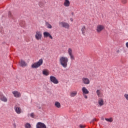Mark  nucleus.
Masks as SVG:
<instances>
[{"label":"nucleus","instance_id":"6","mask_svg":"<svg viewBox=\"0 0 128 128\" xmlns=\"http://www.w3.org/2000/svg\"><path fill=\"white\" fill-rule=\"evenodd\" d=\"M36 128H46V126L44 124L38 122L36 125Z\"/></svg>","mask_w":128,"mask_h":128},{"label":"nucleus","instance_id":"7","mask_svg":"<svg viewBox=\"0 0 128 128\" xmlns=\"http://www.w3.org/2000/svg\"><path fill=\"white\" fill-rule=\"evenodd\" d=\"M12 94H14V98H20L22 96L20 92L16 90L12 92Z\"/></svg>","mask_w":128,"mask_h":128},{"label":"nucleus","instance_id":"1","mask_svg":"<svg viewBox=\"0 0 128 128\" xmlns=\"http://www.w3.org/2000/svg\"><path fill=\"white\" fill-rule=\"evenodd\" d=\"M59 62L64 68H68V58L66 56H61L59 59Z\"/></svg>","mask_w":128,"mask_h":128},{"label":"nucleus","instance_id":"33","mask_svg":"<svg viewBox=\"0 0 128 128\" xmlns=\"http://www.w3.org/2000/svg\"><path fill=\"white\" fill-rule=\"evenodd\" d=\"M116 52L117 54H120V50H117Z\"/></svg>","mask_w":128,"mask_h":128},{"label":"nucleus","instance_id":"32","mask_svg":"<svg viewBox=\"0 0 128 128\" xmlns=\"http://www.w3.org/2000/svg\"><path fill=\"white\" fill-rule=\"evenodd\" d=\"M39 6H40V8H42V2H40L39 4Z\"/></svg>","mask_w":128,"mask_h":128},{"label":"nucleus","instance_id":"15","mask_svg":"<svg viewBox=\"0 0 128 128\" xmlns=\"http://www.w3.org/2000/svg\"><path fill=\"white\" fill-rule=\"evenodd\" d=\"M20 66H28V64L22 60H20Z\"/></svg>","mask_w":128,"mask_h":128},{"label":"nucleus","instance_id":"4","mask_svg":"<svg viewBox=\"0 0 128 128\" xmlns=\"http://www.w3.org/2000/svg\"><path fill=\"white\" fill-rule=\"evenodd\" d=\"M50 80L54 84H58V80L56 78L54 77V76H50Z\"/></svg>","mask_w":128,"mask_h":128},{"label":"nucleus","instance_id":"14","mask_svg":"<svg viewBox=\"0 0 128 128\" xmlns=\"http://www.w3.org/2000/svg\"><path fill=\"white\" fill-rule=\"evenodd\" d=\"M78 94V91H72L70 92V98H74Z\"/></svg>","mask_w":128,"mask_h":128},{"label":"nucleus","instance_id":"11","mask_svg":"<svg viewBox=\"0 0 128 128\" xmlns=\"http://www.w3.org/2000/svg\"><path fill=\"white\" fill-rule=\"evenodd\" d=\"M42 35L40 32H37L35 35V38L37 40H42Z\"/></svg>","mask_w":128,"mask_h":128},{"label":"nucleus","instance_id":"27","mask_svg":"<svg viewBox=\"0 0 128 128\" xmlns=\"http://www.w3.org/2000/svg\"><path fill=\"white\" fill-rule=\"evenodd\" d=\"M81 30L82 32H84L86 31V26H83L82 28L81 29Z\"/></svg>","mask_w":128,"mask_h":128},{"label":"nucleus","instance_id":"28","mask_svg":"<svg viewBox=\"0 0 128 128\" xmlns=\"http://www.w3.org/2000/svg\"><path fill=\"white\" fill-rule=\"evenodd\" d=\"M122 4H126L127 2V0H122Z\"/></svg>","mask_w":128,"mask_h":128},{"label":"nucleus","instance_id":"19","mask_svg":"<svg viewBox=\"0 0 128 128\" xmlns=\"http://www.w3.org/2000/svg\"><path fill=\"white\" fill-rule=\"evenodd\" d=\"M96 92L98 98H102V92L100 91V90H97Z\"/></svg>","mask_w":128,"mask_h":128},{"label":"nucleus","instance_id":"26","mask_svg":"<svg viewBox=\"0 0 128 128\" xmlns=\"http://www.w3.org/2000/svg\"><path fill=\"white\" fill-rule=\"evenodd\" d=\"M24 126L26 128H32V126H30V123H26L24 125Z\"/></svg>","mask_w":128,"mask_h":128},{"label":"nucleus","instance_id":"9","mask_svg":"<svg viewBox=\"0 0 128 128\" xmlns=\"http://www.w3.org/2000/svg\"><path fill=\"white\" fill-rule=\"evenodd\" d=\"M14 110L18 114H22V108H20V107H18V106H15L14 108Z\"/></svg>","mask_w":128,"mask_h":128},{"label":"nucleus","instance_id":"3","mask_svg":"<svg viewBox=\"0 0 128 128\" xmlns=\"http://www.w3.org/2000/svg\"><path fill=\"white\" fill-rule=\"evenodd\" d=\"M59 24L60 26L62 28H70V24L67 22H59Z\"/></svg>","mask_w":128,"mask_h":128},{"label":"nucleus","instance_id":"8","mask_svg":"<svg viewBox=\"0 0 128 128\" xmlns=\"http://www.w3.org/2000/svg\"><path fill=\"white\" fill-rule=\"evenodd\" d=\"M82 82L84 84H90V79L88 78H82Z\"/></svg>","mask_w":128,"mask_h":128},{"label":"nucleus","instance_id":"36","mask_svg":"<svg viewBox=\"0 0 128 128\" xmlns=\"http://www.w3.org/2000/svg\"><path fill=\"white\" fill-rule=\"evenodd\" d=\"M70 20H72V19H70Z\"/></svg>","mask_w":128,"mask_h":128},{"label":"nucleus","instance_id":"25","mask_svg":"<svg viewBox=\"0 0 128 128\" xmlns=\"http://www.w3.org/2000/svg\"><path fill=\"white\" fill-rule=\"evenodd\" d=\"M105 120H106V122H112L114 120L112 118H105Z\"/></svg>","mask_w":128,"mask_h":128},{"label":"nucleus","instance_id":"35","mask_svg":"<svg viewBox=\"0 0 128 128\" xmlns=\"http://www.w3.org/2000/svg\"><path fill=\"white\" fill-rule=\"evenodd\" d=\"M72 16H74V12H72Z\"/></svg>","mask_w":128,"mask_h":128},{"label":"nucleus","instance_id":"29","mask_svg":"<svg viewBox=\"0 0 128 128\" xmlns=\"http://www.w3.org/2000/svg\"><path fill=\"white\" fill-rule=\"evenodd\" d=\"M80 128H86V126L82 125V124H80Z\"/></svg>","mask_w":128,"mask_h":128},{"label":"nucleus","instance_id":"37","mask_svg":"<svg viewBox=\"0 0 128 128\" xmlns=\"http://www.w3.org/2000/svg\"><path fill=\"white\" fill-rule=\"evenodd\" d=\"M83 34H84V33H82Z\"/></svg>","mask_w":128,"mask_h":128},{"label":"nucleus","instance_id":"16","mask_svg":"<svg viewBox=\"0 0 128 128\" xmlns=\"http://www.w3.org/2000/svg\"><path fill=\"white\" fill-rule=\"evenodd\" d=\"M104 26L102 25H98L97 26V32H102V30H104Z\"/></svg>","mask_w":128,"mask_h":128},{"label":"nucleus","instance_id":"12","mask_svg":"<svg viewBox=\"0 0 128 128\" xmlns=\"http://www.w3.org/2000/svg\"><path fill=\"white\" fill-rule=\"evenodd\" d=\"M98 104L100 106H102L104 104V99L102 98H100L98 100Z\"/></svg>","mask_w":128,"mask_h":128},{"label":"nucleus","instance_id":"2","mask_svg":"<svg viewBox=\"0 0 128 128\" xmlns=\"http://www.w3.org/2000/svg\"><path fill=\"white\" fill-rule=\"evenodd\" d=\"M44 64V60L42 59H40L38 62H36L32 64L31 66L32 68H40L42 64Z\"/></svg>","mask_w":128,"mask_h":128},{"label":"nucleus","instance_id":"21","mask_svg":"<svg viewBox=\"0 0 128 128\" xmlns=\"http://www.w3.org/2000/svg\"><path fill=\"white\" fill-rule=\"evenodd\" d=\"M45 26L48 28H52V25L50 24V23H48V22H46Z\"/></svg>","mask_w":128,"mask_h":128},{"label":"nucleus","instance_id":"31","mask_svg":"<svg viewBox=\"0 0 128 128\" xmlns=\"http://www.w3.org/2000/svg\"><path fill=\"white\" fill-rule=\"evenodd\" d=\"M83 96L86 100L88 99V96L86 95V94H83Z\"/></svg>","mask_w":128,"mask_h":128},{"label":"nucleus","instance_id":"24","mask_svg":"<svg viewBox=\"0 0 128 128\" xmlns=\"http://www.w3.org/2000/svg\"><path fill=\"white\" fill-rule=\"evenodd\" d=\"M20 25L22 28H24V26H26V22L21 21L20 22Z\"/></svg>","mask_w":128,"mask_h":128},{"label":"nucleus","instance_id":"13","mask_svg":"<svg viewBox=\"0 0 128 128\" xmlns=\"http://www.w3.org/2000/svg\"><path fill=\"white\" fill-rule=\"evenodd\" d=\"M82 92L83 94H90V92L86 88V87H83L82 88Z\"/></svg>","mask_w":128,"mask_h":128},{"label":"nucleus","instance_id":"18","mask_svg":"<svg viewBox=\"0 0 128 128\" xmlns=\"http://www.w3.org/2000/svg\"><path fill=\"white\" fill-rule=\"evenodd\" d=\"M42 74L44 76H48L50 74V71L48 70H42Z\"/></svg>","mask_w":128,"mask_h":128},{"label":"nucleus","instance_id":"30","mask_svg":"<svg viewBox=\"0 0 128 128\" xmlns=\"http://www.w3.org/2000/svg\"><path fill=\"white\" fill-rule=\"evenodd\" d=\"M30 116H31V118H34V114L32 113L30 114Z\"/></svg>","mask_w":128,"mask_h":128},{"label":"nucleus","instance_id":"22","mask_svg":"<svg viewBox=\"0 0 128 128\" xmlns=\"http://www.w3.org/2000/svg\"><path fill=\"white\" fill-rule=\"evenodd\" d=\"M54 106H56V108H60L61 106L60 103L58 102H56Z\"/></svg>","mask_w":128,"mask_h":128},{"label":"nucleus","instance_id":"10","mask_svg":"<svg viewBox=\"0 0 128 128\" xmlns=\"http://www.w3.org/2000/svg\"><path fill=\"white\" fill-rule=\"evenodd\" d=\"M0 100L4 102H8V98L2 94V93H0Z\"/></svg>","mask_w":128,"mask_h":128},{"label":"nucleus","instance_id":"34","mask_svg":"<svg viewBox=\"0 0 128 128\" xmlns=\"http://www.w3.org/2000/svg\"><path fill=\"white\" fill-rule=\"evenodd\" d=\"M94 122H96V119H94Z\"/></svg>","mask_w":128,"mask_h":128},{"label":"nucleus","instance_id":"20","mask_svg":"<svg viewBox=\"0 0 128 128\" xmlns=\"http://www.w3.org/2000/svg\"><path fill=\"white\" fill-rule=\"evenodd\" d=\"M64 4V6H70V2L68 0H65V2Z\"/></svg>","mask_w":128,"mask_h":128},{"label":"nucleus","instance_id":"5","mask_svg":"<svg viewBox=\"0 0 128 128\" xmlns=\"http://www.w3.org/2000/svg\"><path fill=\"white\" fill-rule=\"evenodd\" d=\"M68 52L71 60H74V56L72 54V48H68Z\"/></svg>","mask_w":128,"mask_h":128},{"label":"nucleus","instance_id":"23","mask_svg":"<svg viewBox=\"0 0 128 128\" xmlns=\"http://www.w3.org/2000/svg\"><path fill=\"white\" fill-rule=\"evenodd\" d=\"M8 18H12V20H14V18L12 16V12H10V11L8 12Z\"/></svg>","mask_w":128,"mask_h":128},{"label":"nucleus","instance_id":"17","mask_svg":"<svg viewBox=\"0 0 128 128\" xmlns=\"http://www.w3.org/2000/svg\"><path fill=\"white\" fill-rule=\"evenodd\" d=\"M44 38H48V36H49L51 40H52V36L48 32H44Z\"/></svg>","mask_w":128,"mask_h":128}]
</instances>
